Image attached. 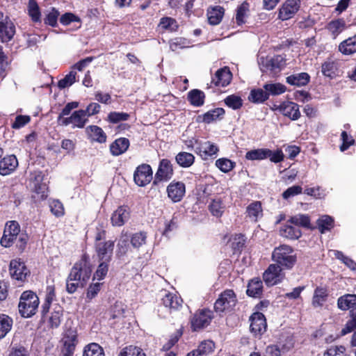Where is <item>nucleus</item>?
Masks as SVG:
<instances>
[{
	"instance_id": "obj_47",
	"label": "nucleus",
	"mask_w": 356,
	"mask_h": 356,
	"mask_svg": "<svg viewBox=\"0 0 356 356\" xmlns=\"http://www.w3.org/2000/svg\"><path fill=\"white\" fill-rule=\"evenodd\" d=\"M225 113V111L222 108H216L215 109L209 111L202 115V121L206 123H210L219 117L222 116Z\"/></svg>"
},
{
	"instance_id": "obj_48",
	"label": "nucleus",
	"mask_w": 356,
	"mask_h": 356,
	"mask_svg": "<svg viewBox=\"0 0 356 356\" xmlns=\"http://www.w3.org/2000/svg\"><path fill=\"white\" fill-rule=\"evenodd\" d=\"M29 15L35 22H40L41 14L39 6L35 0H29L28 5Z\"/></svg>"
},
{
	"instance_id": "obj_50",
	"label": "nucleus",
	"mask_w": 356,
	"mask_h": 356,
	"mask_svg": "<svg viewBox=\"0 0 356 356\" xmlns=\"http://www.w3.org/2000/svg\"><path fill=\"white\" fill-rule=\"evenodd\" d=\"M334 220L329 216H323L317 221L318 229L321 233H325L333 227Z\"/></svg>"
},
{
	"instance_id": "obj_5",
	"label": "nucleus",
	"mask_w": 356,
	"mask_h": 356,
	"mask_svg": "<svg viewBox=\"0 0 356 356\" xmlns=\"http://www.w3.org/2000/svg\"><path fill=\"white\" fill-rule=\"evenodd\" d=\"M213 318V313L208 309L197 310L191 319V329L194 332L207 327Z\"/></svg>"
},
{
	"instance_id": "obj_17",
	"label": "nucleus",
	"mask_w": 356,
	"mask_h": 356,
	"mask_svg": "<svg viewBox=\"0 0 356 356\" xmlns=\"http://www.w3.org/2000/svg\"><path fill=\"white\" fill-rule=\"evenodd\" d=\"M29 270L24 264L20 261L13 260L10 264V274L13 279L19 281H24Z\"/></svg>"
},
{
	"instance_id": "obj_57",
	"label": "nucleus",
	"mask_w": 356,
	"mask_h": 356,
	"mask_svg": "<svg viewBox=\"0 0 356 356\" xmlns=\"http://www.w3.org/2000/svg\"><path fill=\"white\" fill-rule=\"evenodd\" d=\"M119 356H145V354L140 348L129 346L124 348Z\"/></svg>"
},
{
	"instance_id": "obj_61",
	"label": "nucleus",
	"mask_w": 356,
	"mask_h": 356,
	"mask_svg": "<svg viewBox=\"0 0 356 356\" xmlns=\"http://www.w3.org/2000/svg\"><path fill=\"white\" fill-rule=\"evenodd\" d=\"M159 25L162 29L175 31L177 25L176 21L171 17H163L161 19Z\"/></svg>"
},
{
	"instance_id": "obj_64",
	"label": "nucleus",
	"mask_w": 356,
	"mask_h": 356,
	"mask_svg": "<svg viewBox=\"0 0 356 356\" xmlns=\"http://www.w3.org/2000/svg\"><path fill=\"white\" fill-rule=\"evenodd\" d=\"M302 188L300 186H293L288 188L285 191L282 193V197L285 200H287L291 197L299 195L302 193Z\"/></svg>"
},
{
	"instance_id": "obj_36",
	"label": "nucleus",
	"mask_w": 356,
	"mask_h": 356,
	"mask_svg": "<svg viewBox=\"0 0 356 356\" xmlns=\"http://www.w3.org/2000/svg\"><path fill=\"white\" fill-rule=\"evenodd\" d=\"M204 93L198 89H193L188 94V101L195 106H202L204 102Z\"/></svg>"
},
{
	"instance_id": "obj_62",
	"label": "nucleus",
	"mask_w": 356,
	"mask_h": 356,
	"mask_svg": "<svg viewBox=\"0 0 356 356\" xmlns=\"http://www.w3.org/2000/svg\"><path fill=\"white\" fill-rule=\"evenodd\" d=\"M51 213L57 217L64 214V208L62 203L58 200H53L49 204Z\"/></svg>"
},
{
	"instance_id": "obj_3",
	"label": "nucleus",
	"mask_w": 356,
	"mask_h": 356,
	"mask_svg": "<svg viewBox=\"0 0 356 356\" xmlns=\"http://www.w3.org/2000/svg\"><path fill=\"white\" fill-rule=\"evenodd\" d=\"M38 305L39 298L35 293L31 291H26L22 293L18 305L22 316L24 318L32 316L35 314Z\"/></svg>"
},
{
	"instance_id": "obj_45",
	"label": "nucleus",
	"mask_w": 356,
	"mask_h": 356,
	"mask_svg": "<svg viewBox=\"0 0 356 356\" xmlns=\"http://www.w3.org/2000/svg\"><path fill=\"white\" fill-rule=\"evenodd\" d=\"M249 11V5L246 2H243L237 8L236 14V22L238 25H242L245 23V19L248 17Z\"/></svg>"
},
{
	"instance_id": "obj_40",
	"label": "nucleus",
	"mask_w": 356,
	"mask_h": 356,
	"mask_svg": "<svg viewBox=\"0 0 356 356\" xmlns=\"http://www.w3.org/2000/svg\"><path fill=\"white\" fill-rule=\"evenodd\" d=\"M83 356H105L103 348L96 343H91L85 346Z\"/></svg>"
},
{
	"instance_id": "obj_58",
	"label": "nucleus",
	"mask_w": 356,
	"mask_h": 356,
	"mask_svg": "<svg viewBox=\"0 0 356 356\" xmlns=\"http://www.w3.org/2000/svg\"><path fill=\"white\" fill-rule=\"evenodd\" d=\"M110 261H101V263L98 266V268L94 275V279L101 280L105 277L108 270V264Z\"/></svg>"
},
{
	"instance_id": "obj_9",
	"label": "nucleus",
	"mask_w": 356,
	"mask_h": 356,
	"mask_svg": "<svg viewBox=\"0 0 356 356\" xmlns=\"http://www.w3.org/2000/svg\"><path fill=\"white\" fill-rule=\"evenodd\" d=\"M152 170L149 165L143 163L138 165L134 174V182L138 186L147 185L152 179Z\"/></svg>"
},
{
	"instance_id": "obj_32",
	"label": "nucleus",
	"mask_w": 356,
	"mask_h": 356,
	"mask_svg": "<svg viewBox=\"0 0 356 356\" xmlns=\"http://www.w3.org/2000/svg\"><path fill=\"white\" fill-rule=\"evenodd\" d=\"M327 29L335 38L346 29V22L341 18L332 20L327 24Z\"/></svg>"
},
{
	"instance_id": "obj_55",
	"label": "nucleus",
	"mask_w": 356,
	"mask_h": 356,
	"mask_svg": "<svg viewBox=\"0 0 356 356\" xmlns=\"http://www.w3.org/2000/svg\"><path fill=\"white\" fill-rule=\"evenodd\" d=\"M225 103L229 108L234 110L240 108L243 105V101L239 96L232 95L225 99Z\"/></svg>"
},
{
	"instance_id": "obj_24",
	"label": "nucleus",
	"mask_w": 356,
	"mask_h": 356,
	"mask_svg": "<svg viewBox=\"0 0 356 356\" xmlns=\"http://www.w3.org/2000/svg\"><path fill=\"white\" fill-rule=\"evenodd\" d=\"M129 147V140L126 138L116 139L110 145V151L112 155L119 156L124 153Z\"/></svg>"
},
{
	"instance_id": "obj_28",
	"label": "nucleus",
	"mask_w": 356,
	"mask_h": 356,
	"mask_svg": "<svg viewBox=\"0 0 356 356\" xmlns=\"http://www.w3.org/2000/svg\"><path fill=\"white\" fill-rule=\"evenodd\" d=\"M309 80L310 76L306 72L295 74L286 77V82L289 84L298 87L306 86Z\"/></svg>"
},
{
	"instance_id": "obj_12",
	"label": "nucleus",
	"mask_w": 356,
	"mask_h": 356,
	"mask_svg": "<svg viewBox=\"0 0 356 356\" xmlns=\"http://www.w3.org/2000/svg\"><path fill=\"white\" fill-rule=\"evenodd\" d=\"M264 282L268 286H273L283 279L281 267L275 264H270L263 275Z\"/></svg>"
},
{
	"instance_id": "obj_26",
	"label": "nucleus",
	"mask_w": 356,
	"mask_h": 356,
	"mask_svg": "<svg viewBox=\"0 0 356 356\" xmlns=\"http://www.w3.org/2000/svg\"><path fill=\"white\" fill-rule=\"evenodd\" d=\"M339 51L343 55L356 53V35L342 41L339 45Z\"/></svg>"
},
{
	"instance_id": "obj_1",
	"label": "nucleus",
	"mask_w": 356,
	"mask_h": 356,
	"mask_svg": "<svg viewBox=\"0 0 356 356\" xmlns=\"http://www.w3.org/2000/svg\"><path fill=\"white\" fill-rule=\"evenodd\" d=\"M272 259L277 265L286 269L293 268L296 262V255L293 248L288 245H280L275 248L272 253Z\"/></svg>"
},
{
	"instance_id": "obj_22",
	"label": "nucleus",
	"mask_w": 356,
	"mask_h": 356,
	"mask_svg": "<svg viewBox=\"0 0 356 356\" xmlns=\"http://www.w3.org/2000/svg\"><path fill=\"white\" fill-rule=\"evenodd\" d=\"M15 33V26L8 18L0 22V39L3 42L10 41Z\"/></svg>"
},
{
	"instance_id": "obj_43",
	"label": "nucleus",
	"mask_w": 356,
	"mask_h": 356,
	"mask_svg": "<svg viewBox=\"0 0 356 356\" xmlns=\"http://www.w3.org/2000/svg\"><path fill=\"white\" fill-rule=\"evenodd\" d=\"M337 70V63L332 60H327L321 66V72L325 76L332 78L335 76Z\"/></svg>"
},
{
	"instance_id": "obj_53",
	"label": "nucleus",
	"mask_w": 356,
	"mask_h": 356,
	"mask_svg": "<svg viewBox=\"0 0 356 356\" xmlns=\"http://www.w3.org/2000/svg\"><path fill=\"white\" fill-rule=\"evenodd\" d=\"M216 165L222 172H228L234 168L235 163L228 159L221 158L216 160Z\"/></svg>"
},
{
	"instance_id": "obj_21",
	"label": "nucleus",
	"mask_w": 356,
	"mask_h": 356,
	"mask_svg": "<svg viewBox=\"0 0 356 356\" xmlns=\"http://www.w3.org/2000/svg\"><path fill=\"white\" fill-rule=\"evenodd\" d=\"M162 304L170 311L177 310L181 307L182 300L172 293L164 291L161 298Z\"/></svg>"
},
{
	"instance_id": "obj_23",
	"label": "nucleus",
	"mask_w": 356,
	"mask_h": 356,
	"mask_svg": "<svg viewBox=\"0 0 356 356\" xmlns=\"http://www.w3.org/2000/svg\"><path fill=\"white\" fill-rule=\"evenodd\" d=\"M232 79V74L227 67H223L217 70L214 77L212 78V83L216 86H226Z\"/></svg>"
},
{
	"instance_id": "obj_44",
	"label": "nucleus",
	"mask_w": 356,
	"mask_h": 356,
	"mask_svg": "<svg viewBox=\"0 0 356 356\" xmlns=\"http://www.w3.org/2000/svg\"><path fill=\"white\" fill-rule=\"evenodd\" d=\"M170 48L172 51H176L190 47V40L186 38L179 37L172 39L169 42Z\"/></svg>"
},
{
	"instance_id": "obj_59",
	"label": "nucleus",
	"mask_w": 356,
	"mask_h": 356,
	"mask_svg": "<svg viewBox=\"0 0 356 356\" xmlns=\"http://www.w3.org/2000/svg\"><path fill=\"white\" fill-rule=\"evenodd\" d=\"M129 115L123 112H111L108 115V120L112 123H118L129 119Z\"/></svg>"
},
{
	"instance_id": "obj_16",
	"label": "nucleus",
	"mask_w": 356,
	"mask_h": 356,
	"mask_svg": "<svg viewBox=\"0 0 356 356\" xmlns=\"http://www.w3.org/2000/svg\"><path fill=\"white\" fill-rule=\"evenodd\" d=\"M114 241L100 242L96 245V252L100 261H110L113 255Z\"/></svg>"
},
{
	"instance_id": "obj_15",
	"label": "nucleus",
	"mask_w": 356,
	"mask_h": 356,
	"mask_svg": "<svg viewBox=\"0 0 356 356\" xmlns=\"http://www.w3.org/2000/svg\"><path fill=\"white\" fill-rule=\"evenodd\" d=\"M285 65V61L282 56L277 55L262 62L261 70L263 72H270L271 74H277Z\"/></svg>"
},
{
	"instance_id": "obj_25",
	"label": "nucleus",
	"mask_w": 356,
	"mask_h": 356,
	"mask_svg": "<svg viewBox=\"0 0 356 356\" xmlns=\"http://www.w3.org/2000/svg\"><path fill=\"white\" fill-rule=\"evenodd\" d=\"M88 137L94 141L104 143L106 141V135L104 131L98 126L90 125L86 128Z\"/></svg>"
},
{
	"instance_id": "obj_20",
	"label": "nucleus",
	"mask_w": 356,
	"mask_h": 356,
	"mask_svg": "<svg viewBox=\"0 0 356 356\" xmlns=\"http://www.w3.org/2000/svg\"><path fill=\"white\" fill-rule=\"evenodd\" d=\"M195 152L199 154L202 159H207L209 157L215 155L218 152V148L213 143L206 141L200 143L199 145L195 147Z\"/></svg>"
},
{
	"instance_id": "obj_51",
	"label": "nucleus",
	"mask_w": 356,
	"mask_h": 356,
	"mask_svg": "<svg viewBox=\"0 0 356 356\" xmlns=\"http://www.w3.org/2000/svg\"><path fill=\"white\" fill-rule=\"evenodd\" d=\"M264 88L269 95H279L286 91V87L281 83H266L264 86Z\"/></svg>"
},
{
	"instance_id": "obj_35",
	"label": "nucleus",
	"mask_w": 356,
	"mask_h": 356,
	"mask_svg": "<svg viewBox=\"0 0 356 356\" xmlns=\"http://www.w3.org/2000/svg\"><path fill=\"white\" fill-rule=\"evenodd\" d=\"M176 162L182 168L191 166L195 161V156L189 152H181L175 157Z\"/></svg>"
},
{
	"instance_id": "obj_18",
	"label": "nucleus",
	"mask_w": 356,
	"mask_h": 356,
	"mask_svg": "<svg viewBox=\"0 0 356 356\" xmlns=\"http://www.w3.org/2000/svg\"><path fill=\"white\" fill-rule=\"evenodd\" d=\"M18 166V161L15 155H8L0 159V175L6 176L11 174Z\"/></svg>"
},
{
	"instance_id": "obj_41",
	"label": "nucleus",
	"mask_w": 356,
	"mask_h": 356,
	"mask_svg": "<svg viewBox=\"0 0 356 356\" xmlns=\"http://www.w3.org/2000/svg\"><path fill=\"white\" fill-rule=\"evenodd\" d=\"M270 150L268 149H257L248 152L245 158L248 160H262L268 158Z\"/></svg>"
},
{
	"instance_id": "obj_52",
	"label": "nucleus",
	"mask_w": 356,
	"mask_h": 356,
	"mask_svg": "<svg viewBox=\"0 0 356 356\" xmlns=\"http://www.w3.org/2000/svg\"><path fill=\"white\" fill-rule=\"evenodd\" d=\"M222 202L220 199L213 200L209 205V210L211 213L216 217H220L224 212Z\"/></svg>"
},
{
	"instance_id": "obj_13",
	"label": "nucleus",
	"mask_w": 356,
	"mask_h": 356,
	"mask_svg": "<svg viewBox=\"0 0 356 356\" xmlns=\"http://www.w3.org/2000/svg\"><path fill=\"white\" fill-rule=\"evenodd\" d=\"M167 193L173 202H179L185 195V184L182 181H172L167 187Z\"/></svg>"
},
{
	"instance_id": "obj_6",
	"label": "nucleus",
	"mask_w": 356,
	"mask_h": 356,
	"mask_svg": "<svg viewBox=\"0 0 356 356\" xmlns=\"http://www.w3.org/2000/svg\"><path fill=\"white\" fill-rule=\"evenodd\" d=\"M237 300L234 292L232 290H225L223 291L216 300L214 304V309L216 312H223L232 309Z\"/></svg>"
},
{
	"instance_id": "obj_37",
	"label": "nucleus",
	"mask_w": 356,
	"mask_h": 356,
	"mask_svg": "<svg viewBox=\"0 0 356 356\" xmlns=\"http://www.w3.org/2000/svg\"><path fill=\"white\" fill-rule=\"evenodd\" d=\"M13 323V319L8 315L0 314V339L4 338L10 331Z\"/></svg>"
},
{
	"instance_id": "obj_8",
	"label": "nucleus",
	"mask_w": 356,
	"mask_h": 356,
	"mask_svg": "<svg viewBox=\"0 0 356 356\" xmlns=\"http://www.w3.org/2000/svg\"><path fill=\"white\" fill-rule=\"evenodd\" d=\"M173 173L171 162L165 159H161L155 174L153 184L158 185L160 182L169 181L172 178Z\"/></svg>"
},
{
	"instance_id": "obj_63",
	"label": "nucleus",
	"mask_w": 356,
	"mask_h": 356,
	"mask_svg": "<svg viewBox=\"0 0 356 356\" xmlns=\"http://www.w3.org/2000/svg\"><path fill=\"white\" fill-rule=\"evenodd\" d=\"M341 138L342 140V145L340 146V150L341 152L346 151L350 145H353L355 143V140L352 136H348L345 131H342Z\"/></svg>"
},
{
	"instance_id": "obj_33",
	"label": "nucleus",
	"mask_w": 356,
	"mask_h": 356,
	"mask_svg": "<svg viewBox=\"0 0 356 356\" xmlns=\"http://www.w3.org/2000/svg\"><path fill=\"white\" fill-rule=\"evenodd\" d=\"M223 15L224 8L220 6H216L208 10L207 16L209 24L212 25L218 24L221 22Z\"/></svg>"
},
{
	"instance_id": "obj_19",
	"label": "nucleus",
	"mask_w": 356,
	"mask_h": 356,
	"mask_svg": "<svg viewBox=\"0 0 356 356\" xmlns=\"http://www.w3.org/2000/svg\"><path fill=\"white\" fill-rule=\"evenodd\" d=\"M130 217V211L128 207H119L112 214L111 222L113 226L121 227L128 221Z\"/></svg>"
},
{
	"instance_id": "obj_7",
	"label": "nucleus",
	"mask_w": 356,
	"mask_h": 356,
	"mask_svg": "<svg viewBox=\"0 0 356 356\" xmlns=\"http://www.w3.org/2000/svg\"><path fill=\"white\" fill-rule=\"evenodd\" d=\"M19 234L20 227L17 221L13 220L7 222L0 241L1 245L6 248L11 246L15 241L17 239V236Z\"/></svg>"
},
{
	"instance_id": "obj_29",
	"label": "nucleus",
	"mask_w": 356,
	"mask_h": 356,
	"mask_svg": "<svg viewBox=\"0 0 356 356\" xmlns=\"http://www.w3.org/2000/svg\"><path fill=\"white\" fill-rule=\"evenodd\" d=\"M247 216L253 222H257L262 216V208L260 202H254L250 204L246 209Z\"/></svg>"
},
{
	"instance_id": "obj_38",
	"label": "nucleus",
	"mask_w": 356,
	"mask_h": 356,
	"mask_svg": "<svg viewBox=\"0 0 356 356\" xmlns=\"http://www.w3.org/2000/svg\"><path fill=\"white\" fill-rule=\"evenodd\" d=\"M248 99L254 103H261L268 99V93L261 88L253 89L251 90Z\"/></svg>"
},
{
	"instance_id": "obj_10",
	"label": "nucleus",
	"mask_w": 356,
	"mask_h": 356,
	"mask_svg": "<svg viewBox=\"0 0 356 356\" xmlns=\"http://www.w3.org/2000/svg\"><path fill=\"white\" fill-rule=\"evenodd\" d=\"M300 7V0H286L279 9L278 18L282 21L292 18Z\"/></svg>"
},
{
	"instance_id": "obj_31",
	"label": "nucleus",
	"mask_w": 356,
	"mask_h": 356,
	"mask_svg": "<svg viewBox=\"0 0 356 356\" xmlns=\"http://www.w3.org/2000/svg\"><path fill=\"white\" fill-rule=\"evenodd\" d=\"M327 297V289L323 287H317L314 290L312 298V305L314 307H322Z\"/></svg>"
},
{
	"instance_id": "obj_39",
	"label": "nucleus",
	"mask_w": 356,
	"mask_h": 356,
	"mask_svg": "<svg viewBox=\"0 0 356 356\" xmlns=\"http://www.w3.org/2000/svg\"><path fill=\"white\" fill-rule=\"evenodd\" d=\"M41 177L39 175L35 177L33 181V191L40 195L41 199H44L47 196L48 187L46 183L41 181Z\"/></svg>"
},
{
	"instance_id": "obj_30",
	"label": "nucleus",
	"mask_w": 356,
	"mask_h": 356,
	"mask_svg": "<svg viewBox=\"0 0 356 356\" xmlns=\"http://www.w3.org/2000/svg\"><path fill=\"white\" fill-rule=\"evenodd\" d=\"M263 283L259 278L252 279L248 285L247 294L251 297H259L262 293Z\"/></svg>"
},
{
	"instance_id": "obj_2",
	"label": "nucleus",
	"mask_w": 356,
	"mask_h": 356,
	"mask_svg": "<svg viewBox=\"0 0 356 356\" xmlns=\"http://www.w3.org/2000/svg\"><path fill=\"white\" fill-rule=\"evenodd\" d=\"M61 356H73L76 346L79 343L78 334L76 327L65 325L60 340Z\"/></svg>"
},
{
	"instance_id": "obj_42",
	"label": "nucleus",
	"mask_w": 356,
	"mask_h": 356,
	"mask_svg": "<svg viewBox=\"0 0 356 356\" xmlns=\"http://www.w3.org/2000/svg\"><path fill=\"white\" fill-rule=\"evenodd\" d=\"M288 222L296 226L309 227L310 218L308 215L299 213L291 217L288 220Z\"/></svg>"
},
{
	"instance_id": "obj_34",
	"label": "nucleus",
	"mask_w": 356,
	"mask_h": 356,
	"mask_svg": "<svg viewBox=\"0 0 356 356\" xmlns=\"http://www.w3.org/2000/svg\"><path fill=\"white\" fill-rule=\"evenodd\" d=\"M280 235L289 239H298L301 236V231L290 225H286L280 229Z\"/></svg>"
},
{
	"instance_id": "obj_27",
	"label": "nucleus",
	"mask_w": 356,
	"mask_h": 356,
	"mask_svg": "<svg viewBox=\"0 0 356 356\" xmlns=\"http://www.w3.org/2000/svg\"><path fill=\"white\" fill-rule=\"evenodd\" d=\"M338 307L343 311L348 309H355L356 306V295L346 294L339 298L337 300Z\"/></svg>"
},
{
	"instance_id": "obj_49",
	"label": "nucleus",
	"mask_w": 356,
	"mask_h": 356,
	"mask_svg": "<svg viewBox=\"0 0 356 356\" xmlns=\"http://www.w3.org/2000/svg\"><path fill=\"white\" fill-rule=\"evenodd\" d=\"M215 348L214 343L210 340H205L200 343L195 350L200 356H207L211 353Z\"/></svg>"
},
{
	"instance_id": "obj_46",
	"label": "nucleus",
	"mask_w": 356,
	"mask_h": 356,
	"mask_svg": "<svg viewBox=\"0 0 356 356\" xmlns=\"http://www.w3.org/2000/svg\"><path fill=\"white\" fill-rule=\"evenodd\" d=\"M73 124L78 128H83L88 121L86 111H76L72 113Z\"/></svg>"
},
{
	"instance_id": "obj_4",
	"label": "nucleus",
	"mask_w": 356,
	"mask_h": 356,
	"mask_svg": "<svg viewBox=\"0 0 356 356\" xmlns=\"http://www.w3.org/2000/svg\"><path fill=\"white\" fill-rule=\"evenodd\" d=\"M92 269L89 262L86 259V256L76 262L69 274L70 281H77L81 282V287H83L90 277Z\"/></svg>"
},
{
	"instance_id": "obj_14",
	"label": "nucleus",
	"mask_w": 356,
	"mask_h": 356,
	"mask_svg": "<svg viewBox=\"0 0 356 356\" xmlns=\"http://www.w3.org/2000/svg\"><path fill=\"white\" fill-rule=\"evenodd\" d=\"M276 109L292 120H297L300 117L299 106L293 102H284Z\"/></svg>"
},
{
	"instance_id": "obj_56",
	"label": "nucleus",
	"mask_w": 356,
	"mask_h": 356,
	"mask_svg": "<svg viewBox=\"0 0 356 356\" xmlns=\"http://www.w3.org/2000/svg\"><path fill=\"white\" fill-rule=\"evenodd\" d=\"M147 234L145 232H138L132 235L131 243L135 248H139L146 243Z\"/></svg>"
},
{
	"instance_id": "obj_11",
	"label": "nucleus",
	"mask_w": 356,
	"mask_h": 356,
	"mask_svg": "<svg viewBox=\"0 0 356 356\" xmlns=\"http://www.w3.org/2000/svg\"><path fill=\"white\" fill-rule=\"evenodd\" d=\"M250 331L254 336H260L266 332L267 324L264 315L255 312L250 317Z\"/></svg>"
},
{
	"instance_id": "obj_54",
	"label": "nucleus",
	"mask_w": 356,
	"mask_h": 356,
	"mask_svg": "<svg viewBox=\"0 0 356 356\" xmlns=\"http://www.w3.org/2000/svg\"><path fill=\"white\" fill-rule=\"evenodd\" d=\"M59 15L60 13L58 10L55 8H51V9L48 12L45 18L44 19V24L53 27L56 26Z\"/></svg>"
},
{
	"instance_id": "obj_60",
	"label": "nucleus",
	"mask_w": 356,
	"mask_h": 356,
	"mask_svg": "<svg viewBox=\"0 0 356 356\" xmlns=\"http://www.w3.org/2000/svg\"><path fill=\"white\" fill-rule=\"evenodd\" d=\"M62 316L63 311L60 308L51 313L49 318V324L52 328H57L60 325Z\"/></svg>"
}]
</instances>
